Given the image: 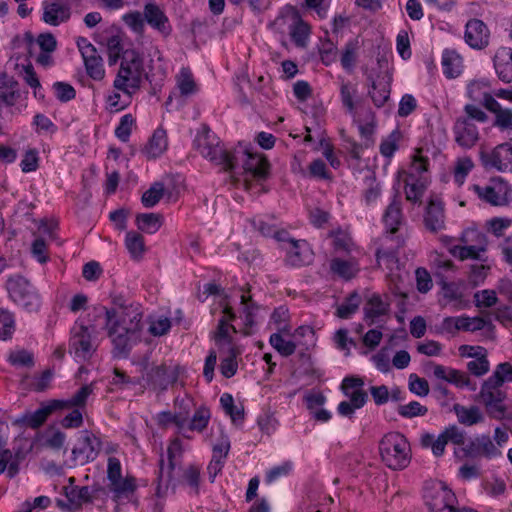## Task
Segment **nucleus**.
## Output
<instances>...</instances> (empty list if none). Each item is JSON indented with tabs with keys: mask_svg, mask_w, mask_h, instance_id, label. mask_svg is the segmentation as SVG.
Here are the masks:
<instances>
[{
	"mask_svg": "<svg viewBox=\"0 0 512 512\" xmlns=\"http://www.w3.org/2000/svg\"><path fill=\"white\" fill-rule=\"evenodd\" d=\"M116 308H103L106 316V328L117 357H128L132 347L140 340L142 330V312L138 305L125 304L115 299Z\"/></svg>",
	"mask_w": 512,
	"mask_h": 512,
	"instance_id": "f257e3e1",
	"label": "nucleus"
},
{
	"mask_svg": "<svg viewBox=\"0 0 512 512\" xmlns=\"http://www.w3.org/2000/svg\"><path fill=\"white\" fill-rule=\"evenodd\" d=\"M224 170L232 173L236 183L249 189L252 180L264 181L270 174V164L265 157L252 153L247 146L240 144L229 154Z\"/></svg>",
	"mask_w": 512,
	"mask_h": 512,
	"instance_id": "f03ea898",
	"label": "nucleus"
},
{
	"mask_svg": "<svg viewBox=\"0 0 512 512\" xmlns=\"http://www.w3.org/2000/svg\"><path fill=\"white\" fill-rule=\"evenodd\" d=\"M143 72V59L140 54L134 49H126L122 54L120 68L113 82L114 88L130 98L140 88Z\"/></svg>",
	"mask_w": 512,
	"mask_h": 512,
	"instance_id": "7ed1b4c3",
	"label": "nucleus"
},
{
	"mask_svg": "<svg viewBox=\"0 0 512 512\" xmlns=\"http://www.w3.org/2000/svg\"><path fill=\"white\" fill-rule=\"evenodd\" d=\"M379 451L383 462L390 469H404L410 462V446L401 433L386 434L380 441Z\"/></svg>",
	"mask_w": 512,
	"mask_h": 512,
	"instance_id": "20e7f679",
	"label": "nucleus"
},
{
	"mask_svg": "<svg viewBox=\"0 0 512 512\" xmlns=\"http://www.w3.org/2000/svg\"><path fill=\"white\" fill-rule=\"evenodd\" d=\"M9 298L28 312H37L41 306L40 296L35 287L25 277L16 274L6 281Z\"/></svg>",
	"mask_w": 512,
	"mask_h": 512,
	"instance_id": "39448f33",
	"label": "nucleus"
},
{
	"mask_svg": "<svg viewBox=\"0 0 512 512\" xmlns=\"http://www.w3.org/2000/svg\"><path fill=\"white\" fill-rule=\"evenodd\" d=\"M424 498L431 512H477L470 508H456L457 498L455 494L442 482L428 489Z\"/></svg>",
	"mask_w": 512,
	"mask_h": 512,
	"instance_id": "423d86ee",
	"label": "nucleus"
},
{
	"mask_svg": "<svg viewBox=\"0 0 512 512\" xmlns=\"http://www.w3.org/2000/svg\"><path fill=\"white\" fill-rule=\"evenodd\" d=\"M194 145L204 158L225 168L231 151L220 146L218 137L208 127H204L203 131L197 134Z\"/></svg>",
	"mask_w": 512,
	"mask_h": 512,
	"instance_id": "0eeeda50",
	"label": "nucleus"
},
{
	"mask_svg": "<svg viewBox=\"0 0 512 512\" xmlns=\"http://www.w3.org/2000/svg\"><path fill=\"white\" fill-rule=\"evenodd\" d=\"M145 375L143 379L146 381L148 388L163 392L168 387L177 382L180 374L181 367L178 365L168 366L166 364L149 366L147 363L144 366Z\"/></svg>",
	"mask_w": 512,
	"mask_h": 512,
	"instance_id": "6e6552de",
	"label": "nucleus"
},
{
	"mask_svg": "<svg viewBox=\"0 0 512 512\" xmlns=\"http://www.w3.org/2000/svg\"><path fill=\"white\" fill-rule=\"evenodd\" d=\"M461 241L466 245H456L450 248V253L453 256L460 260H483L481 254L486 251L487 247V239L483 233L476 229H467L463 232Z\"/></svg>",
	"mask_w": 512,
	"mask_h": 512,
	"instance_id": "1a4fd4ad",
	"label": "nucleus"
},
{
	"mask_svg": "<svg viewBox=\"0 0 512 512\" xmlns=\"http://www.w3.org/2000/svg\"><path fill=\"white\" fill-rule=\"evenodd\" d=\"M502 385H496L490 380H485L481 386L480 399L484 404L488 415L494 419L501 420L506 417V392L501 389Z\"/></svg>",
	"mask_w": 512,
	"mask_h": 512,
	"instance_id": "9d476101",
	"label": "nucleus"
},
{
	"mask_svg": "<svg viewBox=\"0 0 512 512\" xmlns=\"http://www.w3.org/2000/svg\"><path fill=\"white\" fill-rule=\"evenodd\" d=\"M502 385H496L490 380H485L481 386L480 399L484 404L488 415L494 419L501 420L506 417V392L501 389Z\"/></svg>",
	"mask_w": 512,
	"mask_h": 512,
	"instance_id": "9b49d317",
	"label": "nucleus"
},
{
	"mask_svg": "<svg viewBox=\"0 0 512 512\" xmlns=\"http://www.w3.org/2000/svg\"><path fill=\"white\" fill-rule=\"evenodd\" d=\"M101 450V441L95 435L84 431L72 449L73 466L85 465L94 461Z\"/></svg>",
	"mask_w": 512,
	"mask_h": 512,
	"instance_id": "f8f14e48",
	"label": "nucleus"
},
{
	"mask_svg": "<svg viewBox=\"0 0 512 512\" xmlns=\"http://www.w3.org/2000/svg\"><path fill=\"white\" fill-rule=\"evenodd\" d=\"M480 160L486 169L500 172H512V144L509 142L497 145L493 150L481 151Z\"/></svg>",
	"mask_w": 512,
	"mask_h": 512,
	"instance_id": "ddd939ff",
	"label": "nucleus"
},
{
	"mask_svg": "<svg viewBox=\"0 0 512 512\" xmlns=\"http://www.w3.org/2000/svg\"><path fill=\"white\" fill-rule=\"evenodd\" d=\"M95 347L91 341V333L87 326L75 324L71 329L69 352L77 359L88 360L92 357Z\"/></svg>",
	"mask_w": 512,
	"mask_h": 512,
	"instance_id": "4468645a",
	"label": "nucleus"
},
{
	"mask_svg": "<svg viewBox=\"0 0 512 512\" xmlns=\"http://www.w3.org/2000/svg\"><path fill=\"white\" fill-rule=\"evenodd\" d=\"M445 221L444 203L439 197L432 196L423 215L424 227L431 233H437L445 229Z\"/></svg>",
	"mask_w": 512,
	"mask_h": 512,
	"instance_id": "2eb2a0df",
	"label": "nucleus"
},
{
	"mask_svg": "<svg viewBox=\"0 0 512 512\" xmlns=\"http://www.w3.org/2000/svg\"><path fill=\"white\" fill-rule=\"evenodd\" d=\"M465 456L476 458L484 457L487 459L501 456V450L498 448L488 435H480L471 440L464 448Z\"/></svg>",
	"mask_w": 512,
	"mask_h": 512,
	"instance_id": "dca6fc26",
	"label": "nucleus"
},
{
	"mask_svg": "<svg viewBox=\"0 0 512 512\" xmlns=\"http://www.w3.org/2000/svg\"><path fill=\"white\" fill-rule=\"evenodd\" d=\"M145 22L162 36L168 37L172 32V26L165 11L156 3L149 2L144 6Z\"/></svg>",
	"mask_w": 512,
	"mask_h": 512,
	"instance_id": "f3484780",
	"label": "nucleus"
},
{
	"mask_svg": "<svg viewBox=\"0 0 512 512\" xmlns=\"http://www.w3.org/2000/svg\"><path fill=\"white\" fill-rule=\"evenodd\" d=\"M181 451V443L178 439H175L172 441V443L169 445L167 454H168V461L169 464L167 466L164 465V459L163 456H161L159 460V475H158V484L156 488V495L158 497H162L165 491L167 490L169 483L172 478V471L174 469V456L176 452Z\"/></svg>",
	"mask_w": 512,
	"mask_h": 512,
	"instance_id": "a211bd4d",
	"label": "nucleus"
},
{
	"mask_svg": "<svg viewBox=\"0 0 512 512\" xmlns=\"http://www.w3.org/2000/svg\"><path fill=\"white\" fill-rule=\"evenodd\" d=\"M483 106L494 113L495 119L493 125L502 131L512 130V110L502 108L498 101L490 94L484 93L482 99Z\"/></svg>",
	"mask_w": 512,
	"mask_h": 512,
	"instance_id": "6ab92c4d",
	"label": "nucleus"
},
{
	"mask_svg": "<svg viewBox=\"0 0 512 512\" xmlns=\"http://www.w3.org/2000/svg\"><path fill=\"white\" fill-rule=\"evenodd\" d=\"M465 41L474 49H483L489 43V30L479 19H471L466 24Z\"/></svg>",
	"mask_w": 512,
	"mask_h": 512,
	"instance_id": "aec40b11",
	"label": "nucleus"
},
{
	"mask_svg": "<svg viewBox=\"0 0 512 512\" xmlns=\"http://www.w3.org/2000/svg\"><path fill=\"white\" fill-rule=\"evenodd\" d=\"M43 21L52 26L66 22L71 15L70 7L64 0L43 2Z\"/></svg>",
	"mask_w": 512,
	"mask_h": 512,
	"instance_id": "412c9836",
	"label": "nucleus"
},
{
	"mask_svg": "<svg viewBox=\"0 0 512 512\" xmlns=\"http://www.w3.org/2000/svg\"><path fill=\"white\" fill-rule=\"evenodd\" d=\"M478 196L492 205H504L508 202L512 190L507 183L499 181L492 186H475Z\"/></svg>",
	"mask_w": 512,
	"mask_h": 512,
	"instance_id": "4be33fe9",
	"label": "nucleus"
},
{
	"mask_svg": "<svg viewBox=\"0 0 512 512\" xmlns=\"http://www.w3.org/2000/svg\"><path fill=\"white\" fill-rule=\"evenodd\" d=\"M453 132L455 141L463 148L473 147L479 139L478 129L470 119H457L453 127Z\"/></svg>",
	"mask_w": 512,
	"mask_h": 512,
	"instance_id": "5701e85b",
	"label": "nucleus"
},
{
	"mask_svg": "<svg viewBox=\"0 0 512 512\" xmlns=\"http://www.w3.org/2000/svg\"><path fill=\"white\" fill-rule=\"evenodd\" d=\"M358 129L361 137L364 139L363 143L359 144L350 138H345L347 143L345 148L349 152L350 156L355 160H360L362 157L363 149L369 148L373 144L372 135L374 132V127L372 121H368L365 124L360 123Z\"/></svg>",
	"mask_w": 512,
	"mask_h": 512,
	"instance_id": "b1692460",
	"label": "nucleus"
},
{
	"mask_svg": "<svg viewBox=\"0 0 512 512\" xmlns=\"http://www.w3.org/2000/svg\"><path fill=\"white\" fill-rule=\"evenodd\" d=\"M285 249L286 261L291 266L300 267L311 260V253L305 240H289Z\"/></svg>",
	"mask_w": 512,
	"mask_h": 512,
	"instance_id": "393cba45",
	"label": "nucleus"
},
{
	"mask_svg": "<svg viewBox=\"0 0 512 512\" xmlns=\"http://www.w3.org/2000/svg\"><path fill=\"white\" fill-rule=\"evenodd\" d=\"M383 222L389 231L390 235L398 231L399 226L403 222L401 197L398 192H395L391 202L386 207L383 214ZM392 238V236H390Z\"/></svg>",
	"mask_w": 512,
	"mask_h": 512,
	"instance_id": "a878e982",
	"label": "nucleus"
},
{
	"mask_svg": "<svg viewBox=\"0 0 512 512\" xmlns=\"http://www.w3.org/2000/svg\"><path fill=\"white\" fill-rule=\"evenodd\" d=\"M494 67L499 78L505 82L512 81V49L501 48L494 56Z\"/></svg>",
	"mask_w": 512,
	"mask_h": 512,
	"instance_id": "bb28decb",
	"label": "nucleus"
},
{
	"mask_svg": "<svg viewBox=\"0 0 512 512\" xmlns=\"http://www.w3.org/2000/svg\"><path fill=\"white\" fill-rule=\"evenodd\" d=\"M61 403L58 399L51 400L47 404L41 405L36 411L26 417V424L31 428L40 427L48 418V416L61 409Z\"/></svg>",
	"mask_w": 512,
	"mask_h": 512,
	"instance_id": "cd10ccee",
	"label": "nucleus"
},
{
	"mask_svg": "<svg viewBox=\"0 0 512 512\" xmlns=\"http://www.w3.org/2000/svg\"><path fill=\"white\" fill-rule=\"evenodd\" d=\"M176 88L179 96L184 98L197 93L198 87L189 68L182 67L176 75Z\"/></svg>",
	"mask_w": 512,
	"mask_h": 512,
	"instance_id": "c85d7f7f",
	"label": "nucleus"
},
{
	"mask_svg": "<svg viewBox=\"0 0 512 512\" xmlns=\"http://www.w3.org/2000/svg\"><path fill=\"white\" fill-rule=\"evenodd\" d=\"M86 72L90 78L99 81L105 76L103 59L97 49L82 56Z\"/></svg>",
	"mask_w": 512,
	"mask_h": 512,
	"instance_id": "c756f323",
	"label": "nucleus"
},
{
	"mask_svg": "<svg viewBox=\"0 0 512 512\" xmlns=\"http://www.w3.org/2000/svg\"><path fill=\"white\" fill-rule=\"evenodd\" d=\"M443 73L447 78H456L462 71V58L452 50H445L442 55Z\"/></svg>",
	"mask_w": 512,
	"mask_h": 512,
	"instance_id": "7c9ffc66",
	"label": "nucleus"
},
{
	"mask_svg": "<svg viewBox=\"0 0 512 512\" xmlns=\"http://www.w3.org/2000/svg\"><path fill=\"white\" fill-rule=\"evenodd\" d=\"M125 247L133 260H140L146 252L144 237L135 231H129L125 236Z\"/></svg>",
	"mask_w": 512,
	"mask_h": 512,
	"instance_id": "2f4dec72",
	"label": "nucleus"
},
{
	"mask_svg": "<svg viewBox=\"0 0 512 512\" xmlns=\"http://www.w3.org/2000/svg\"><path fill=\"white\" fill-rule=\"evenodd\" d=\"M453 410L461 424L472 426L483 421V415L477 406L465 407L455 404Z\"/></svg>",
	"mask_w": 512,
	"mask_h": 512,
	"instance_id": "473e14b6",
	"label": "nucleus"
},
{
	"mask_svg": "<svg viewBox=\"0 0 512 512\" xmlns=\"http://www.w3.org/2000/svg\"><path fill=\"white\" fill-rule=\"evenodd\" d=\"M167 148V137L163 129H157L149 139L144 152L149 158L159 157Z\"/></svg>",
	"mask_w": 512,
	"mask_h": 512,
	"instance_id": "72a5a7b5",
	"label": "nucleus"
},
{
	"mask_svg": "<svg viewBox=\"0 0 512 512\" xmlns=\"http://www.w3.org/2000/svg\"><path fill=\"white\" fill-rule=\"evenodd\" d=\"M368 95L374 105L378 108L383 107L390 97V85L384 78L373 81Z\"/></svg>",
	"mask_w": 512,
	"mask_h": 512,
	"instance_id": "f704fd0d",
	"label": "nucleus"
},
{
	"mask_svg": "<svg viewBox=\"0 0 512 512\" xmlns=\"http://www.w3.org/2000/svg\"><path fill=\"white\" fill-rule=\"evenodd\" d=\"M364 311L368 324L373 325L376 318L388 313V304L384 303L379 295H373L368 300Z\"/></svg>",
	"mask_w": 512,
	"mask_h": 512,
	"instance_id": "c9c22d12",
	"label": "nucleus"
},
{
	"mask_svg": "<svg viewBox=\"0 0 512 512\" xmlns=\"http://www.w3.org/2000/svg\"><path fill=\"white\" fill-rule=\"evenodd\" d=\"M109 489L114 494L115 500L128 498L136 489L135 480L133 477L119 478L110 482Z\"/></svg>",
	"mask_w": 512,
	"mask_h": 512,
	"instance_id": "e433bc0d",
	"label": "nucleus"
},
{
	"mask_svg": "<svg viewBox=\"0 0 512 512\" xmlns=\"http://www.w3.org/2000/svg\"><path fill=\"white\" fill-rule=\"evenodd\" d=\"M137 228L145 233L154 234L162 226V216L156 213H141L136 216Z\"/></svg>",
	"mask_w": 512,
	"mask_h": 512,
	"instance_id": "4c0bfd02",
	"label": "nucleus"
},
{
	"mask_svg": "<svg viewBox=\"0 0 512 512\" xmlns=\"http://www.w3.org/2000/svg\"><path fill=\"white\" fill-rule=\"evenodd\" d=\"M426 188L427 181L425 178L410 179L407 177L405 186L406 199L413 203L420 202Z\"/></svg>",
	"mask_w": 512,
	"mask_h": 512,
	"instance_id": "58836bf2",
	"label": "nucleus"
},
{
	"mask_svg": "<svg viewBox=\"0 0 512 512\" xmlns=\"http://www.w3.org/2000/svg\"><path fill=\"white\" fill-rule=\"evenodd\" d=\"M330 268L334 274H337L345 280L353 278L359 271V268L355 262L342 260L339 258H335L331 261Z\"/></svg>",
	"mask_w": 512,
	"mask_h": 512,
	"instance_id": "ea45409f",
	"label": "nucleus"
},
{
	"mask_svg": "<svg viewBox=\"0 0 512 512\" xmlns=\"http://www.w3.org/2000/svg\"><path fill=\"white\" fill-rule=\"evenodd\" d=\"M381 185L376 180L375 174L370 172L364 178L363 198L367 205L374 203L381 195Z\"/></svg>",
	"mask_w": 512,
	"mask_h": 512,
	"instance_id": "a19ab883",
	"label": "nucleus"
},
{
	"mask_svg": "<svg viewBox=\"0 0 512 512\" xmlns=\"http://www.w3.org/2000/svg\"><path fill=\"white\" fill-rule=\"evenodd\" d=\"M357 94V88L349 82H343L340 87L341 102L346 111L356 118V104L359 101H354Z\"/></svg>",
	"mask_w": 512,
	"mask_h": 512,
	"instance_id": "79ce46f5",
	"label": "nucleus"
},
{
	"mask_svg": "<svg viewBox=\"0 0 512 512\" xmlns=\"http://www.w3.org/2000/svg\"><path fill=\"white\" fill-rule=\"evenodd\" d=\"M93 392V385L87 384L82 386L72 397L65 400H59L63 405L61 409H71L73 407L81 408L86 405L87 398Z\"/></svg>",
	"mask_w": 512,
	"mask_h": 512,
	"instance_id": "37998d69",
	"label": "nucleus"
},
{
	"mask_svg": "<svg viewBox=\"0 0 512 512\" xmlns=\"http://www.w3.org/2000/svg\"><path fill=\"white\" fill-rule=\"evenodd\" d=\"M240 351L235 346L228 347L227 355L221 360L220 371L225 378L233 377L238 369V363L236 361Z\"/></svg>",
	"mask_w": 512,
	"mask_h": 512,
	"instance_id": "c03bdc74",
	"label": "nucleus"
},
{
	"mask_svg": "<svg viewBox=\"0 0 512 512\" xmlns=\"http://www.w3.org/2000/svg\"><path fill=\"white\" fill-rule=\"evenodd\" d=\"M2 84L4 87L0 86V101L7 106H13L19 97L18 83L13 78L4 75Z\"/></svg>",
	"mask_w": 512,
	"mask_h": 512,
	"instance_id": "a18cd8bd",
	"label": "nucleus"
},
{
	"mask_svg": "<svg viewBox=\"0 0 512 512\" xmlns=\"http://www.w3.org/2000/svg\"><path fill=\"white\" fill-rule=\"evenodd\" d=\"M358 49V39H352L345 44L341 54L340 62L342 67L348 72H351L355 66Z\"/></svg>",
	"mask_w": 512,
	"mask_h": 512,
	"instance_id": "49530a36",
	"label": "nucleus"
},
{
	"mask_svg": "<svg viewBox=\"0 0 512 512\" xmlns=\"http://www.w3.org/2000/svg\"><path fill=\"white\" fill-rule=\"evenodd\" d=\"M448 444L445 436L441 432L437 438L433 434L426 433L421 437V445L425 448H431L432 453L436 457L444 454L445 446Z\"/></svg>",
	"mask_w": 512,
	"mask_h": 512,
	"instance_id": "de8ad7c7",
	"label": "nucleus"
},
{
	"mask_svg": "<svg viewBox=\"0 0 512 512\" xmlns=\"http://www.w3.org/2000/svg\"><path fill=\"white\" fill-rule=\"evenodd\" d=\"M361 297L357 292H352L345 301L338 306L336 315L342 319L350 318L359 308Z\"/></svg>",
	"mask_w": 512,
	"mask_h": 512,
	"instance_id": "09e8293b",
	"label": "nucleus"
},
{
	"mask_svg": "<svg viewBox=\"0 0 512 512\" xmlns=\"http://www.w3.org/2000/svg\"><path fill=\"white\" fill-rule=\"evenodd\" d=\"M220 404L225 413L230 416L233 423H237L244 419V409L234 405V399L231 394H222L220 397Z\"/></svg>",
	"mask_w": 512,
	"mask_h": 512,
	"instance_id": "8fccbe9b",
	"label": "nucleus"
},
{
	"mask_svg": "<svg viewBox=\"0 0 512 512\" xmlns=\"http://www.w3.org/2000/svg\"><path fill=\"white\" fill-rule=\"evenodd\" d=\"M210 417L211 413L207 407H199L196 409L193 417L189 420L188 429L191 431L202 432L207 427Z\"/></svg>",
	"mask_w": 512,
	"mask_h": 512,
	"instance_id": "3c124183",
	"label": "nucleus"
},
{
	"mask_svg": "<svg viewBox=\"0 0 512 512\" xmlns=\"http://www.w3.org/2000/svg\"><path fill=\"white\" fill-rule=\"evenodd\" d=\"M442 289L444 298L453 302L454 310H461L467 307V301L463 300L461 291L454 283H443Z\"/></svg>",
	"mask_w": 512,
	"mask_h": 512,
	"instance_id": "603ef678",
	"label": "nucleus"
},
{
	"mask_svg": "<svg viewBox=\"0 0 512 512\" xmlns=\"http://www.w3.org/2000/svg\"><path fill=\"white\" fill-rule=\"evenodd\" d=\"M269 342L284 357L292 355L296 350V344L290 340H285L280 332L273 333L270 336Z\"/></svg>",
	"mask_w": 512,
	"mask_h": 512,
	"instance_id": "864d4df0",
	"label": "nucleus"
},
{
	"mask_svg": "<svg viewBox=\"0 0 512 512\" xmlns=\"http://www.w3.org/2000/svg\"><path fill=\"white\" fill-rule=\"evenodd\" d=\"M163 194L164 185L160 182H155L147 191L144 192L141 202L146 208H152L161 200Z\"/></svg>",
	"mask_w": 512,
	"mask_h": 512,
	"instance_id": "5fc2aeb1",
	"label": "nucleus"
},
{
	"mask_svg": "<svg viewBox=\"0 0 512 512\" xmlns=\"http://www.w3.org/2000/svg\"><path fill=\"white\" fill-rule=\"evenodd\" d=\"M15 331V320L11 312L0 308V339H10Z\"/></svg>",
	"mask_w": 512,
	"mask_h": 512,
	"instance_id": "6e6d98bb",
	"label": "nucleus"
},
{
	"mask_svg": "<svg viewBox=\"0 0 512 512\" xmlns=\"http://www.w3.org/2000/svg\"><path fill=\"white\" fill-rule=\"evenodd\" d=\"M241 304L244 305L245 333H249V330L256 324L255 312L258 310V306L252 301L250 296L245 294L241 295Z\"/></svg>",
	"mask_w": 512,
	"mask_h": 512,
	"instance_id": "4d7b16f0",
	"label": "nucleus"
},
{
	"mask_svg": "<svg viewBox=\"0 0 512 512\" xmlns=\"http://www.w3.org/2000/svg\"><path fill=\"white\" fill-rule=\"evenodd\" d=\"M271 323L275 325L278 332H288L290 327L288 325L290 315L286 306H279L274 309L271 314Z\"/></svg>",
	"mask_w": 512,
	"mask_h": 512,
	"instance_id": "13d9d810",
	"label": "nucleus"
},
{
	"mask_svg": "<svg viewBox=\"0 0 512 512\" xmlns=\"http://www.w3.org/2000/svg\"><path fill=\"white\" fill-rule=\"evenodd\" d=\"M488 380L496 383V385L512 382V365L508 362L498 364Z\"/></svg>",
	"mask_w": 512,
	"mask_h": 512,
	"instance_id": "bf43d9fd",
	"label": "nucleus"
},
{
	"mask_svg": "<svg viewBox=\"0 0 512 512\" xmlns=\"http://www.w3.org/2000/svg\"><path fill=\"white\" fill-rule=\"evenodd\" d=\"M290 36L293 42L297 46H304L306 40L309 36V27L308 25L301 19H298L291 27H290Z\"/></svg>",
	"mask_w": 512,
	"mask_h": 512,
	"instance_id": "052dcab7",
	"label": "nucleus"
},
{
	"mask_svg": "<svg viewBox=\"0 0 512 512\" xmlns=\"http://www.w3.org/2000/svg\"><path fill=\"white\" fill-rule=\"evenodd\" d=\"M135 124V119L131 114H125L121 117L118 126L115 129V136L121 142H128L132 132V127Z\"/></svg>",
	"mask_w": 512,
	"mask_h": 512,
	"instance_id": "680f3d73",
	"label": "nucleus"
},
{
	"mask_svg": "<svg viewBox=\"0 0 512 512\" xmlns=\"http://www.w3.org/2000/svg\"><path fill=\"white\" fill-rule=\"evenodd\" d=\"M8 361L13 366H24L28 368L33 367L35 364L33 353L25 349L11 352Z\"/></svg>",
	"mask_w": 512,
	"mask_h": 512,
	"instance_id": "e2e57ef3",
	"label": "nucleus"
},
{
	"mask_svg": "<svg viewBox=\"0 0 512 512\" xmlns=\"http://www.w3.org/2000/svg\"><path fill=\"white\" fill-rule=\"evenodd\" d=\"M447 382L455 385L458 388L467 387L471 391L476 390V384L471 382L468 375L454 368H451Z\"/></svg>",
	"mask_w": 512,
	"mask_h": 512,
	"instance_id": "0e129e2a",
	"label": "nucleus"
},
{
	"mask_svg": "<svg viewBox=\"0 0 512 512\" xmlns=\"http://www.w3.org/2000/svg\"><path fill=\"white\" fill-rule=\"evenodd\" d=\"M398 414L404 418H413L416 416H424L428 409L421 405L418 401H411L406 405H400L397 409Z\"/></svg>",
	"mask_w": 512,
	"mask_h": 512,
	"instance_id": "69168bd1",
	"label": "nucleus"
},
{
	"mask_svg": "<svg viewBox=\"0 0 512 512\" xmlns=\"http://www.w3.org/2000/svg\"><path fill=\"white\" fill-rule=\"evenodd\" d=\"M53 90L56 98L60 102H68L76 96V91L73 86L66 82H55L53 84Z\"/></svg>",
	"mask_w": 512,
	"mask_h": 512,
	"instance_id": "338daca9",
	"label": "nucleus"
},
{
	"mask_svg": "<svg viewBox=\"0 0 512 512\" xmlns=\"http://www.w3.org/2000/svg\"><path fill=\"white\" fill-rule=\"evenodd\" d=\"M475 358V360L469 361L467 363V369L471 374L480 377L489 371L490 364L486 354H481Z\"/></svg>",
	"mask_w": 512,
	"mask_h": 512,
	"instance_id": "774afa93",
	"label": "nucleus"
}]
</instances>
